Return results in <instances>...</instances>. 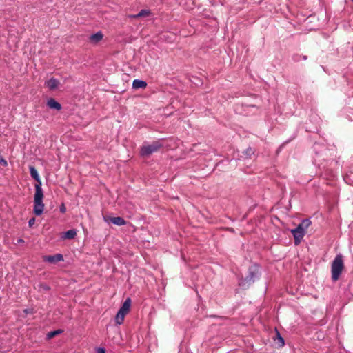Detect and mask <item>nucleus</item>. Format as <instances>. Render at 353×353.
Returning a JSON list of instances; mask_svg holds the SVG:
<instances>
[{"label": "nucleus", "instance_id": "nucleus-12", "mask_svg": "<svg viewBox=\"0 0 353 353\" xmlns=\"http://www.w3.org/2000/svg\"><path fill=\"white\" fill-rule=\"evenodd\" d=\"M102 38H103L102 33L100 32H98L95 34L90 35V40L92 43H97V42L100 41L102 39Z\"/></svg>", "mask_w": 353, "mask_h": 353}, {"label": "nucleus", "instance_id": "nucleus-19", "mask_svg": "<svg viewBox=\"0 0 353 353\" xmlns=\"http://www.w3.org/2000/svg\"><path fill=\"white\" fill-rule=\"evenodd\" d=\"M245 155L247 156H249L250 157L252 154H254V152L252 150V149L251 148H248L246 150H245Z\"/></svg>", "mask_w": 353, "mask_h": 353}, {"label": "nucleus", "instance_id": "nucleus-13", "mask_svg": "<svg viewBox=\"0 0 353 353\" xmlns=\"http://www.w3.org/2000/svg\"><path fill=\"white\" fill-rule=\"evenodd\" d=\"M76 235L77 231L75 230H69L64 233L63 237L64 239H72L76 236Z\"/></svg>", "mask_w": 353, "mask_h": 353}, {"label": "nucleus", "instance_id": "nucleus-6", "mask_svg": "<svg viewBox=\"0 0 353 353\" xmlns=\"http://www.w3.org/2000/svg\"><path fill=\"white\" fill-rule=\"evenodd\" d=\"M103 220L106 223H112L116 225L122 226L126 224V221L120 216L111 217L108 216H103Z\"/></svg>", "mask_w": 353, "mask_h": 353}, {"label": "nucleus", "instance_id": "nucleus-20", "mask_svg": "<svg viewBox=\"0 0 353 353\" xmlns=\"http://www.w3.org/2000/svg\"><path fill=\"white\" fill-rule=\"evenodd\" d=\"M35 223V218L32 217L28 221V225L29 227H32Z\"/></svg>", "mask_w": 353, "mask_h": 353}, {"label": "nucleus", "instance_id": "nucleus-23", "mask_svg": "<svg viewBox=\"0 0 353 353\" xmlns=\"http://www.w3.org/2000/svg\"><path fill=\"white\" fill-rule=\"evenodd\" d=\"M97 353H105V351L103 348H99L97 350Z\"/></svg>", "mask_w": 353, "mask_h": 353}, {"label": "nucleus", "instance_id": "nucleus-18", "mask_svg": "<svg viewBox=\"0 0 353 353\" xmlns=\"http://www.w3.org/2000/svg\"><path fill=\"white\" fill-rule=\"evenodd\" d=\"M61 332V330H57L48 333L47 336L48 339H51V338L54 337V336L57 335L58 334H60Z\"/></svg>", "mask_w": 353, "mask_h": 353}, {"label": "nucleus", "instance_id": "nucleus-5", "mask_svg": "<svg viewBox=\"0 0 353 353\" xmlns=\"http://www.w3.org/2000/svg\"><path fill=\"white\" fill-rule=\"evenodd\" d=\"M291 233L293 234L294 243L298 245L303 239L306 231L298 225L296 228L291 230Z\"/></svg>", "mask_w": 353, "mask_h": 353}, {"label": "nucleus", "instance_id": "nucleus-21", "mask_svg": "<svg viewBox=\"0 0 353 353\" xmlns=\"http://www.w3.org/2000/svg\"><path fill=\"white\" fill-rule=\"evenodd\" d=\"M0 163L3 166H6L8 165L7 161L1 155H0Z\"/></svg>", "mask_w": 353, "mask_h": 353}, {"label": "nucleus", "instance_id": "nucleus-8", "mask_svg": "<svg viewBox=\"0 0 353 353\" xmlns=\"http://www.w3.org/2000/svg\"><path fill=\"white\" fill-rule=\"evenodd\" d=\"M332 279L334 281L339 279L344 266H332Z\"/></svg>", "mask_w": 353, "mask_h": 353}, {"label": "nucleus", "instance_id": "nucleus-26", "mask_svg": "<svg viewBox=\"0 0 353 353\" xmlns=\"http://www.w3.org/2000/svg\"><path fill=\"white\" fill-rule=\"evenodd\" d=\"M353 1V0H352Z\"/></svg>", "mask_w": 353, "mask_h": 353}, {"label": "nucleus", "instance_id": "nucleus-1", "mask_svg": "<svg viewBox=\"0 0 353 353\" xmlns=\"http://www.w3.org/2000/svg\"><path fill=\"white\" fill-rule=\"evenodd\" d=\"M30 176L37 181L35 184V194L34 195L33 212L36 216H41L44 210L45 205L43 202V192L41 188V181L37 169L30 166Z\"/></svg>", "mask_w": 353, "mask_h": 353}, {"label": "nucleus", "instance_id": "nucleus-3", "mask_svg": "<svg viewBox=\"0 0 353 353\" xmlns=\"http://www.w3.org/2000/svg\"><path fill=\"white\" fill-rule=\"evenodd\" d=\"M248 275L239 281V285L243 288H248L256 279L259 278V272L257 266H251L248 270Z\"/></svg>", "mask_w": 353, "mask_h": 353}, {"label": "nucleus", "instance_id": "nucleus-10", "mask_svg": "<svg viewBox=\"0 0 353 353\" xmlns=\"http://www.w3.org/2000/svg\"><path fill=\"white\" fill-rule=\"evenodd\" d=\"M59 85V81L57 79L51 78L48 81L46 82V87L48 88L50 90H54L58 88Z\"/></svg>", "mask_w": 353, "mask_h": 353}, {"label": "nucleus", "instance_id": "nucleus-11", "mask_svg": "<svg viewBox=\"0 0 353 353\" xmlns=\"http://www.w3.org/2000/svg\"><path fill=\"white\" fill-rule=\"evenodd\" d=\"M147 83L145 81L140 79H134L132 82V88L134 89L145 88Z\"/></svg>", "mask_w": 353, "mask_h": 353}, {"label": "nucleus", "instance_id": "nucleus-7", "mask_svg": "<svg viewBox=\"0 0 353 353\" xmlns=\"http://www.w3.org/2000/svg\"><path fill=\"white\" fill-rule=\"evenodd\" d=\"M63 260V256L61 254H56L52 256H43V261L50 263L59 262Z\"/></svg>", "mask_w": 353, "mask_h": 353}, {"label": "nucleus", "instance_id": "nucleus-15", "mask_svg": "<svg viewBox=\"0 0 353 353\" xmlns=\"http://www.w3.org/2000/svg\"><path fill=\"white\" fill-rule=\"evenodd\" d=\"M276 337L274 341H278L277 343L279 347H283L285 345V341L283 337L281 336L280 333L276 330Z\"/></svg>", "mask_w": 353, "mask_h": 353}, {"label": "nucleus", "instance_id": "nucleus-2", "mask_svg": "<svg viewBox=\"0 0 353 353\" xmlns=\"http://www.w3.org/2000/svg\"><path fill=\"white\" fill-rule=\"evenodd\" d=\"M165 145L164 139H159L152 142L150 144H143L140 150V154L141 157H149L154 152L159 150Z\"/></svg>", "mask_w": 353, "mask_h": 353}, {"label": "nucleus", "instance_id": "nucleus-22", "mask_svg": "<svg viewBox=\"0 0 353 353\" xmlns=\"http://www.w3.org/2000/svg\"><path fill=\"white\" fill-rule=\"evenodd\" d=\"M66 211V208L65 207L64 204H62L60 207V212L61 213H65Z\"/></svg>", "mask_w": 353, "mask_h": 353}, {"label": "nucleus", "instance_id": "nucleus-9", "mask_svg": "<svg viewBox=\"0 0 353 353\" xmlns=\"http://www.w3.org/2000/svg\"><path fill=\"white\" fill-rule=\"evenodd\" d=\"M47 105L49 108L58 111L61 109V104L52 98H50L47 101Z\"/></svg>", "mask_w": 353, "mask_h": 353}, {"label": "nucleus", "instance_id": "nucleus-25", "mask_svg": "<svg viewBox=\"0 0 353 353\" xmlns=\"http://www.w3.org/2000/svg\"><path fill=\"white\" fill-rule=\"evenodd\" d=\"M24 312L28 313V310H24Z\"/></svg>", "mask_w": 353, "mask_h": 353}, {"label": "nucleus", "instance_id": "nucleus-4", "mask_svg": "<svg viewBox=\"0 0 353 353\" xmlns=\"http://www.w3.org/2000/svg\"><path fill=\"white\" fill-rule=\"evenodd\" d=\"M131 306V299L127 298L119 310L116 316L115 322L118 325L123 323L125 315L129 312Z\"/></svg>", "mask_w": 353, "mask_h": 353}, {"label": "nucleus", "instance_id": "nucleus-16", "mask_svg": "<svg viewBox=\"0 0 353 353\" xmlns=\"http://www.w3.org/2000/svg\"><path fill=\"white\" fill-rule=\"evenodd\" d=\"M332 265H343V259L341 254H337L333 260Z\"/></svg>", "mask_w": 353, "mask_h": 353}, {"label": "nucleus", "instance_id": "nucleus-14", "mask_svg": "<svg viewBox=\"0 0 353 353\" xmlns=\"http://www.w3.org/2000/svg\"><path fill=\"white\" fill-rule=\"evenodd\" d=\"M311 221L309 219H303L299 225L301 226L303 229H304L305 231L311 225Z\"/></svg>", "mask_w": 353, "mask_h": 353}, {"label": "nucleus", "instance_id": "nucleus-24", "mask_svg": "<svg viewBox=\"0 0 353 353\" xmlns=\"http://www.w3.org/2000/svg\"><path fill=\"white\" fill-rule=\"evenodd\" d=\"M19 242H23V241L22 239H19L18 241Z\"/></svg>", "mask_w": 353, "mask_h": 353}, {"label": "nucleus", "instance_id": "nucleus-17", "mask_svg": "<svg viewBox=\"0 0 353 353\" xmlns=\"http://www.w3.org/2000/svg\"><path fill=\"white\" fill-rule=\"evenodd\" d=\"M150 14V11L148 10H141L139 11V12L136 14V15H134L133 17L134 18H139V17H146V16H148Z\"/></svg>", "mask_w": 353, "mask_h": 353}]
</instances>
